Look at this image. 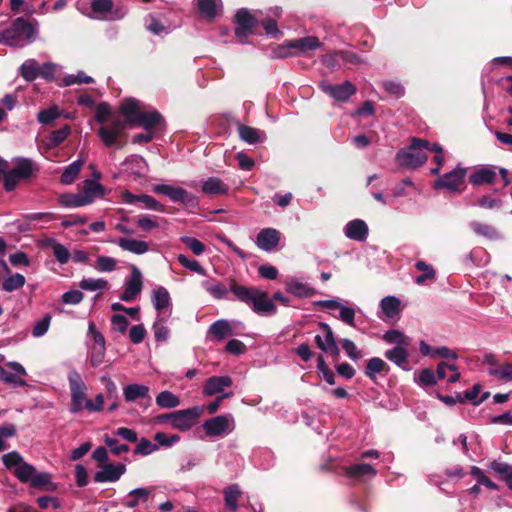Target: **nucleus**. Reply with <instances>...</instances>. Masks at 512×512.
Returning <instances> with one entry per match:
<instances>
[{"mask_svg": "<svg viewBox=\"0 0 512 512\" xmlns=\"http://www.w3.org/2000/svg\"><path fill=\"white\" fill-rule=\"evenodd\" d=\"M39 64L35 59H28L20 66V74L26 81H33L38 77Z\"/></svg>", "mask_w": 512, "mask_h": 512, "instance_id": "de8ad7c7", "label": "nucleus"}, {"mask_svg": "<svg viewBox=\"0 0 512 512\" xmlns=\"http://www.w3.org/2000/svg\"><path fill=\"white\" fill-rule=\"evenodd\" d=\"M415 268L422 272L420 275L415 277L414 281L417 285H424L427 281H433L436 278V271L433 266L424 261H417L415 263Z\"/></svg>", "mask_w": 512, "mask_h": 512, "instance_id": "c9c22d12", "label": "nucleus"}, {"mask_svg": "<svg viewBox=\"0 0 512 512\" xmlns=\"http://www.w3.org/2000/svg\"><path fill=\"white\" fill-rule=\"evenodd\" d=\"M344 232L349 239L363 241L368 235V226L363 220L355 219L346 224Z\"/></svg>", "mask_w": 512, "mask_h": 512, "instance_id": "b1692460", "label": "nucleus"}, {"mask_svg": "<svg viewBox=\"0 0 512 512\" xmlns=\"http://www.w3.org/2000/svg\"><path fill=\"white\" fill-rule=\"evenodd\" d=\"M106 346H91L90 347V364L93 367H98L103 363L105 357Z\"/></svg>", "mask_w": 512, "mask_h": 512, "instance_id": "338daca9", "label": "nucleus"}, {"mask_svg": "<svg viewBox=\"0 0 512 512\" xmlns=\"http://www.w3.org/2000/svg\"><path fill=\"white\" fill-rule=\"evenodd\" d=\"M429 149L430 143L428 141L413 138L408 149L400 150L396 154V160L403 167L417 168L427 161Z\"/></svg>", "mask_w": 512, "mask_h": 512, "instance_id": "20e7f679", "label": "nucleus"}, {"mask_svg": "<svg viewBox=\"0 0 512 512\" xmlns=\"http://www.w3.org/2000/svg\"><path fill=\"white\" fill-rule=\"evenodd\" d=\"M437 376L440 379L447 378L449 383H455L460 379V373L456 365L441 362L437 367Z\"/></svg>", "mask_w": 512, "mask_h": 512, "instance_id": "58836bf2", "label": "nucleus"}, {"mask_svg": "<svg viewBox=\"0 0 512 512\" xmlns=\"http://www.w3.org/2000/svg\"><path fill=\"white\" fill-rule=\"evenodd\" d=\"M152 304L158 315H167L172 313V302L168 290L163 286H158L152 291Z\"/></svg>", "mask_w": 512, "mask_h": 512, "instance_id": "6ab92c4d", "label": "nucleus"}, {"mask_svg": "<svg viewBox=\"0 0 512 512\" xmlns=\"http://www.w3.org/2000/svg\"><path fill=\"white\" fill-rule=\"evenodd\" d=\"M235 21V35L239 42L245 43L247 36L252 33L256 20L247 9H240L235 15Z\"/></svg>", "mask_w": 512, "mask_h": 512, "instance_id": "2eb2a0df", "label": "nucleus"}, {"mask_svg": "<svg viewBox=\"0 0 512 512\" xmlns=\"http://www.w3.org/2000/svg\"><path fill=\"white\" fill-rule=\"evenodd\" d=\"M177 260L184 268L199 275H206L205 268L197 260L190 259L183 254L178 255Z\"/></svg>", "mask_w": 512, "mask_h": 512, "instance_id": "13d9d810", "label": "nucleus"}, {"mask_svg": "<svg viewBox=\"0 0 512 512\" xmlns=\"http://www.w3.org/2000/svg\"><path fill=\"white\" fill-rule=\"evenodd\" d=\"M79 287L86 291L105 290L108 287V282L102 278H84L79 282Z\"/></svg>", "mask_w": 512, "mask_h": 512, "instance_id": "5fc2aeb1", "label": "nucleus"}, {"mask_svg": "<svg viewBox=\"0 0 512 512\" xmlns=\"http://www.w3.org/2000/svg\"><path fill=\"white\" fill-rule=\"evenodd\" d=\"M26 369L16 361H9L4 366H0V380L14 387L26 386Z\"/></svg>", "mask_w": 512, "mask_h": 512, "instance_id": "0eeeda50", "label": "nucleus"}, {"mask_svg": "<svg viewBox=\"0 0 512 512\" xmlns=\"http://www.w3.org/2000/svg\"><path fill=\"white\" fill-rule=\"evenodd\" d=\"M62 115V111L53 105L47 109H42L37 114V120L43 125H50Z\"/></svg>", "mask_w": 512, "mask_h": 512, "instance_id": "49530a36", "label": "nucleus"}, {"mask_svg": "<svg viewBox=\"0 0 512 512\" xmlns=\"http://www.w3.org/2000/svg\"><path fill=\"white\" fill-rule=\"evenodd\" d=\"M151 490L148 488H135L131 490L122 501V504L128 508H136L148 501Z\"/></svg>", "mask_w": 512, "mask_h": 512, "instance_id": "393cba45", "label": "nucleus"}, {"mask_svg": "<svg viewBox=\"0 0 512 512\" xmlns=\"http://www.w3.org/2000/svg\"><path fill=\"white\" fill-rule=\"evenodd\" d=\"M387 364L379 357H373L367 362L365 375L370 379H374L377 373L382 372Z\"/></svg>", "mask_w": 512, "mask_h": 512, "instance_id": "bf43d9fd", "label": "nucleus"}, {"mask_svg": "<svg viewBox=\"0 0 512 512\" xmlns=\"http://www.w3.org/2000/svg\"><path fill=\"white\" fill-rule=\"evenodd\" d=\"M321 42L317 37L307 36L300 39L292 40L287 43L285 47H281L280 50L285 49H294L296 50L294 53L291 52H281L279 56L287 57L290 55H303L307 56L311 51H314L321 47Z\"/></svg>", "mask_w": 512, "mask_h": 512, "instance_id": "9b49d317", "label": "nucleus"}, {"mask_svg": "<svg viewBox=\"0 0 512 512\" xmlns=\"http://www.w3.org/2000/svg\"><path fill=\"white\" fill-rule=\"evenodd\" d=\"M38 34L37 26L22 17L16 18L11 26L0 32V43L21 48L32 43Z\"/></svg>", "mask_w": 512, "mask_h": 512, "instance_id": "7ed1b4c3", "label": "nucleus"}, {"mask_svg": "<svg viewBox=\"0 0 512 512\" xmlns=\"http://www.w3.org/2000/svg\"><path fill=\"white\" fill-rule=\"evenodd\" d=\"M117 266L116 259L109 256H99L96 259V269L100 272H111Z\"/></svg>", "mask_w": 512, "mask_h": 512, "instance_id": "0e129e2a", "label": "nucleus"}, {"mask_svg": "<svg viewBox=\"0 0 512 512\" xmlns=\"http://www.w3.org/2000/svg\"><path fill=\"white\" fill-rule=\"evenodd\" d=\"M228 189V185L218 177H210L202 184V191L208 195L226 194Z\"/></svg>", "mask_w": 512, "mask_h": 512, "instance_id": "72a5a7b5", "label": "nucleus"}, {"mask_svg": "<svg viewBox=\"0 0 512 512\" xmlns=\"http://www.w3.org/2000/svg\"><path fill=\"white\" fill-rule=\"evenodd\" d=\"M170 317V313L167 315H158L156 321L153 324V333L157 341H167L170 335V330L165 325Z\"/></svg>", "mask_w": 512, "mask_h": 512, "instance_id": "4c0bfd02", "label": "nucleus"}, {"mask_svg": "<svg viewBox=\"0 0 512 512\" xmlns=\"http://www.w3.org/2000/svg\"><path fill=\"white\" fill-rule=\"evenodd\" d=\"M470 227L478 236L485 237L489 240H496L499 238L498 231L490 225L473 221L470 223Z\"/></svg>", "mask_w": 512, "mask_h": 512, "instance_id": "c03bdc74", "label": "nucleus"}, {"mask_svg": "<svg viewBox=\"0 0 512 512\" xmlns=\"http://www.w3.org/2000/svg\"><path fill=\"white\" fill-rule=\"evenodd\" d=\"M497 177L495 169L491 166H484L476 169L469 177L473 185L492 184Z\"/></svg>", "mask_w": 512, "mask_h": 512, "instance_id": "a878e982", "label": "nucleus"}, {"mask_svg": "<svg viewBox=\"0 0 512 512\" xmlns=\"http://www.w3.org/2000/svg\"><path fill=\"white\" fill-rule=\"evenodd\" d=\"M235 428L234 418L231 414H224L208 419L203 424L206 435L215 437L229 434Z\"/></svg>", "mask_w": 512, "mask_h": 512, "instance_id": "6e6552de", "label": "nucleus"}, {"mask_svg": "<svg viewBox=\"0 0 512 512\" xmlns=\"http://www.w3.org/2000/svg\"><path fill=\"white\" fill-rule=\"evenodd\" d=\"M123 165L125 170L134 175L136 178L144 177L148 171L146 160L139 155H131L125 159Z\"/></svg>", "mask_w": 512, "mask_h": 512, "instance_id": "4be33fe9", "label": "nucleus"}, {"mask_svg": "<svg viewBox=\"0 0 512 512\" xmlns=\"http://www.w3.org/2000/svg\"><path fill=\"white\" fill-rule=\"evenodd\" d=\"M319 326L325 333V339L323 340L320 335H316L315 342L317 347L323 352L329 353L334 357L339 356L340 350L331 327L324 322L319 323Z\"/></svg>", "mask_w": 512, "mask_h": 512, "instance_id": "dca6fc26", "label": "nucleus"}, {"mask_svg": "<svg viewBox=\"0 0 512 512\" xmlns=\"http://www.w3.org/2000/svg\"><path fill=\"white\" fill-rule=\"evenodd\" d=\"M153 192L167 196L173 202H181L187 206H196L197 198L185 189L168 184H157L152 188Z\"/></svg>", "mask_w": 512, "mask_h": 512, "instance_id": "9d476101", "label": "nucleus"}, {"mask_svg": "<svg viewBox=\"0 0 512 512\" xmlns=\"http://www.w3.org/2000/svg\"><path fill=\"white\" fill-rule=\"evenodd\" d=\"M229 290L239 301L250 306L258 315L268 316L277 312L273 299H270L268 293L258 287H248L232 281Z\"/></svg>", "mask_w": 512, "mask_h": 512, "instance_id": "f257e3e1", "label": "nucleus"}, {"mask_svg": "<svg viewBox=\"0 0 512 512\" xmlns=\"http://www.w3.org/2000/svg\"><path fill=\"white\" fill-rule=\"evenodd\" d=\"M136 225L142 231H150L159 227V223L156 221V219L149 215L139 216L136 221Z\"/></svg>", "mask_w": 512, "mask_h": 512, "instance_id": "774afa93", "label": "nucleus"}, {"mask_svg": "<svg viewBox=\"0 0 512 512\" xmlns=\"http://www.w3.org/2000/svg\"><path fill=\"white\" fill-rule=\"evenodd\" d=\"M87 205L94 202L96 198H101L105 195V188L97 180L86 179L83 182L82 191L80 192Z\"/></svg>", "mask_w": 512, "mask_h": 512, "instance_id": "5701e85b", "label": "nucleus"}, {"mask_svg": "<svg viewBox=\"0 0 512 512\" xmlns=\"http://www.w3.org/2000/svg\"><path fill=\"white\" fill-rule=\"evenodd\" d=\"M150 389L142 384H129L123 389V396L125 401L134 402L138 399L149 398Z\"/></svg>", "mask_w": 512, "mask_h": 512, "instance_id": "c756f323", "label": "nucleus"}, {"mask_svg": "<svg viewBox=\"0 0 512 512\" xmlns=\"http://www.w3.org/2000/svg\"><path fill=\"white\" fill-rule=\"evenodd\" d=\"M117 245L124 251L131 252L136 255L145 254L149 250L148 243L143 240H137L134 238H119Z\"/></svg>", "mask_w": 512, "mask_h": 512, "instance_id": "bb28decb", "label": "nucleus"}, {"mask_svg": "<svg viewBox=\"0 0 512 512\" xmlns=\"http://www.w3.org/2000/svg\"><path fill=\"white\" fill-rule=\"evenodd\" d=\"M120 198L126 204H135L136 202H140L146 209L165 212V206L154 197L147 194L135 195L128 190H125L121 192Z\"/></svg>", "mask_w": 512, "mask_h": 512, "instance_id": "f3484780", "label": "nucleus"}, {"mask_svg": "<svg viewBox=\"0 0 512 512\" xmlns=\"http://www.w3.org/2000/svg\"><path fill=\"white\" fill-rule=\"evenodd\" d=\"M241 492L239 490L238 485H230L224 490V499L226 506L232 510L236 511L238 508V498Z\"/></svg>", "mask_w": 512, "mask_h": 512, "instance_id": "603ef678", "label": "nucleus"}, {"mask_svg": "<svg viewBox=\"0 0 512 512\" xmlns=\"http://www.w3.org/2000/svg\"><path fill=\"white\" fill-rule=\"evenodd\" d=\"M200 408L192 407L173 412L172 428L185 432L190 430L200 417Z\"/></svg>", "mask_w": 512, "mask_h": 512, "instance_id": "f8f14e48", "label": "nucleus"}, {"mask_svg": "<svg viewBox=\"0 0 512 512\" xmlns=\"http://www.w3.org/2000/svg\"><path fill=\"white\" fill-rule=\"evenodd\" d=\"M408 346H395L387 350L384 354L385 358L398 367L406 369L408 366Z\"/></svg>", "mask_w": 512, "mask_h": 512, "instance_id": "cd10ccee", "label": "nucleus"}, {"mask_svg": "<svg viewBox=\"0 0 512 512\" xmlns=\"http://www.w3.org/2000/svg\"><path fill=\"white\" fill-rule=\"evenodd\" d=\"M197 5L204 17L213 19L216 17L222 3L221 0H197Z\"/></svg>", "mask_w": 512, "mask_h": 512, "instance_id": "ea45409f", "label": "nucleus"}, {"mask_svg": "<svg viewBox=\"0 0 512 512\" xmlns=\"http://www.w3.org/2000/svg\"><path fill=\"white\" fill-rule=\"evenodd\" d=\"M155 401L159 407L165 408V409L176 408L180 405L179 397L168 390L160 392L156 396Z\"/></svg>", "mask_w": 512, "mask_h": 512, "instance_id": "a19ab883", "label": "nucleus"}, {"mask_svg": "<svg viewBox=\"0 0 512 512\" xmlns=\"http://www.w3.org/2000/svg\"><path fill=\"white\" fill-rule=\"evenodd\" d=\"M157 449H158L157 444L152 443L147 438H141L134 449V453L140 454L143 456H147V455H150L151 453H153L154 451H156Z\"/></svg>", "mask_w": 512, "mask_h": 512, "instance_id": "e2e57ef3", "label": "nucleus"}, {"mask_svg": "<svg viewBox=\"0 0 512 512\" xmlns=\"http://www.w3.org/2000/svg\"><path fill=\"white\" fill-rule=\"evenodd\" d=\"M25 284V277L22 274L16 273L7 277L2 283V289L6 292H13Z\"/></svg>", "mask_w": 512, "mask_h": 512, "instance_id": "4d7b16f0", "label": "nucleus"}, {"mask_svg": "<svg viewBox=\"0 0 512 512\" xmlns=\"http://www.w3.org/2000/svg\"><path fill=\"white\" fill-rule=\"evenodd\" d=\"M70 132L71 129L68 125H65L61 129L52 131L47 140L48 148H55L59 146L61 143L65 141Z\"/></svg>", "mask_w": 512, "mask_h": 512, "instance_id": "09e8293b", "label": "nucleus"}, {"mask_svg": "<svg viewBox=\"0 0 512 512\" xmlns=\"http://www.w3.org/2000/svg\"><path fill=\"white\" fill-rule=\"evenodd\" d=\"M466 169L458 165L452 171L444 174L435 181V188L447 189L453 193H461L463 191L466 178Z\"/></svg>", "mask_w": 512, "mask_h": 512, "instance_id": "423d86ee", "label": "nucleus"}, {"mask_svg": "<svg viewBox=\"0 0 512 512\" xmlns=\"http://www.w3.org/2000/svg\"><path fill=\"white\" fill-rule=\"evenodd\" d=\"M281 240V233L274 228H264L257 234L256 246L266 252L276 249Z\"/></svg>", "mask_w": 512, "mask_h": 512, "instance_id": "a211bd4d", "label": "nucleus"}, {"mask_svg": "<svg viewBox=\"0 0 512 512\" xmlns=\"http://www.w3.org/2000/svg\"><path fill=\"white\" fill-rule=\"evenodd\" d=\"M320 88L324 93L340 102L348 101V99L357 91L356 86L350 81H344L343 83L336 85L328 82H321Z\"/></svg>", "mask_w": 512, "mask_h": 512, "instance_id": "ddd939ff", "label": "nucleus"}, {"mask_svg": "<svg viewBox=\"0 0 512 512\" xmlns=\"http://www.w3.org/2000/svg\"><path fill=\"white\" fill-rule=\"evenodd\" d=\"M345 474L352 478H359L365 475L375 476L376 470L370 464H355L344 469Z\"/></svg>", "mask_w": 512, "mask_h": 512, "instance_id": "79ce46f5", "label": "nucleus"}, {"mask_svg": "<svg viewBox=\"0 0 512 512\" xmlns=\"http://www.w3.org/2000/svg\"><path fill=\"white\" fill-rule=\"evenodd\" d=\"M67 378L71 394L70 412L75 414L84 409L87 410L90 399L87 398V387L81 375L72 369L69 371Z\"/></svg>", "mask_w": 512, "mask_h": 512, "instance_id": "39448f33", "label": "nucleus"}, {"mask_svg": "<svg viewBox=\"0 0 512 512\" xmlns=\"http://www.w3.org/2000/svg\"><path fill=\"white\" fill-rule=\"evenodd\" d=\"M201 285L214 299H226L228 296L227 287L215 279L205 280Z\"/></svg>", "mask_w": 512, "mask_h": 512, "instance_id": "473e14b6", "label": "nucleus"}, {"mask_svg": "<svg viewBox=\"0 0 512 512\" xmlns=\"http://www.w3.org/2000/svg\"><path fill=\"white\" fill-rule=\"evenodd\" d=\"M180 241L197 256L202 255L206 250L205 244L194 237L182 236L180 237Z\"/></svg>", "mask_w": 512, "mask_h": 512, "instance_id": "680f3d73", "label": "nucleus"}, {"mask_svg": "<svg viewBox=\"0 0 512 512\" xmlns=\"http://www.w3.org/2000/svg\"><path fill=\"white\" fill-rule=\"evenodd\" d=\"M130 270L131 273L124 282V291L120 295V299L124 302L134 301L143 289V276L139 268L131 265Z\"/></svg>", "mask_w": 512, "mask_h": 512, "instance_id": "1a4fd4ad", "label": "nucleus"}, {"mask_svg": "<svg viewBox=\"0 0 512 512\" xmlns=\"http://www.w3.org/2000/svg\"><path fill=\"white\" fill-rule=\"evenodd\" d=\"M58 202L63 207L67 208H77L87 205V201L84 200L81 193L72 194V193H64L58 197Z\"/></svg>", "mask_w": 512, "mask_h": 512, "instance_id": "37998d69", "label": "nucleus"}, {"mask_svg": "<svg viewBox=\"0 0 512 512\" xmlns=\"http://www.w3.org/2000/svg\"><path fill=\"white\" fill-rule=\"evenodd\" d=\"M208 333L213 335L216 340L221 341L232 334V325L228 320L220 319L211 324Z\"/></svg>", "mask_w": 512, "mask_h": 512, "instance_id": "f704fd0d", "label": "nucleus"}, {"mask_svg": "<svg viewBox=\"0 0 512 512\" xmlns=\"http://www.w3.org/2000/svg\"><path fill=\"white\" fill-rule=\"evenodd\" d=\"M285 285L286 290L295 296L304 297L311 294V289L297 279H289L286 281Z\"/></svg>", "mask_w": 512, "mask_h": 512, "instance_id": "8fccbe9b", "label": "nucleus"}, {"mask_svg": "<svg viewBox=\"0 0 512 512\" xmlns=\"http://www.w3.org/2000/svg\"><path fill=\"white\" fill-rule=\"evenodd\" d=\"M83 165H84L83 159H77L74 162H72L70 165H68L64 169V171L60 177L61 183L64 185L72 184L75 181V179L77 178V176L79 175Z\"/></svg>", "mask_w": 512, "mask_h": 512, "instance_id": "e433bc0d", "label": "nucleus"}, {"mask_svg": "<svg viewBox=\"0 0 512 512\" xmlns=\"http://www.w3.org/2000/svg\"><path fill=\"white\" fill-rule=\"evenodd\" d=\"M120 111L127 117V123L141 126L145 130H152L161 124L163 118L156 110H145L144 105L133 98L125 99L120 106Z\"/></svg>", "mask_w": 512, "mask_h": 512, "instance_id": "f03ea898", "label": "nucleus"}, {"mask_svg": "<svg viewBox=\"0 0 512 512\" xmlns=\"http://www.w3.org/2000/svg\"><path fill=\"white\" fill-rule=\"evenodd\" d=\"M93 82V78L86 75L83 71H79L76 74H69L63 78L65 86H71L74 84H89Z\"/></svg>", "mask_w": 512, "mask_h": 512, "instance_id": "052dcab7", "label": "nucleus"}, {"mask_svg": "<svg viewBox=\"0 0 512 512\" xmlns=\"http://www.w3.org/2000/svg\"><path fill=\"white\" fill-rule=\"evenodd\" d=\"M35 473V467L25 461L19 467L14 469V475L21 483L30 484Z\"/></svg>", "mask_w": 512, "mask_h": 512, "instance_id": "a18cd8bd", "label": "nucleus"}, {"mask_svg": "<svg viewBox=\"0 0 512 512\" xmlns=\"http://www.w3.org/2000/svg\"><path fill=\"white\" fill-rule=\"evenodd\" d=\"M383 340L396 346H409L410 339L399 330H389L383 335Z\"/></svg>", "mask_w": 512, "mask_h": 512, "instance_id": "3c124183", "label": "nucleus"}, {"mask_svg": "<svg viewBox=\"0 0 512 512\" xmlns=\"http://www.w3.org/2000/svg\"><path fill=\"white\" fill-rule=\"evenodd\" d=\"M238 132L241 140L248 144H256L264 141L266 138L263 131L242 124L238 126Z\"/></svg>", "mask_w": 512, "mask_h": 512, "instance_id": "2f4dec72", "label": "nucleus"}, {"mask_svg": "<svg viewBox=\"0 0 512 512\" xmlns=\"http://www.w3.org/2000/svg\"><path fill=\"white\" fill-rule=\"evenodd\" d=\"M232 385V379L229 376H213L207 379L203 393L206 396H212L218 393H222L225 388Z\"/></svg>", "mask_w": 512, "mask_h": 512, "instance_id": "412c9836", "label": "nucleus"}, {"mask_svg": "<svg viewBox=\"0 0 512 512\" xmlns=\"http://www.w3.org/2000/svg\"><path fill=\"white\" fill-rule=\"evenodd\" d=\"M30 486L32 488L46 492H54L57 490V484L52 481L51 474L47 472L38 473L36 471Z\"/></svg>", "mask_w": 512, "mask_h": 512, "instance_id": "c85d7f7f", "label": "nucleus"}, {"mask_svg": "<svg viewBox=\"0 0 512 512\" xmlns=\"http://www.w3.org/2000/svg\"><path fill=\"white\" fill-rule=\"evenodd\" d=\"M125 128V122L116 119L111 123L100 127L98 130V135L105 146L111 147L117 144L118 139L122 136Z\"/></svg>", "mask_w": 512, "mask_h": 512, "instance_id": "4468645a", "label": "nucleus"}, {"mask_svg": "<svg viewBox=\"0 0 512 512\" xmlns=\"http://www.w3.org/2000/svg\"><path fill=\"white\" fill-rule=\"evenodd\" d=\"M488 374L501 380L510 381L512 380V363L491 367L488 369Z\"/></svg>", "mask_w": 512, "mask_h": 512, "instance_id": "864d4df0", "label": "nucleus"}, {"mask_svg": "<svg viewBox=\"0 0 512 512\" xmlns=\"http://www.w3.org/2000/svg\"><path fill=\"white\" fill-rule=\"evenodd\" d=\"M380 308L386 318L393 319L401 312V302L395 296H386L381 300Z\"/></svg>", "mask_w": 512, "mask_h": 512, "instance_id": "7c9ffc66", "label": "nucleus"}, {"mask_svg": "<svg viewBox=\"0 0 512 512\" xmlns=\"http://www.w3.org/2000/svg\"><path fill=\"white\" fill-rule=\"evenodd\" d=\"M14 171L22 178H30L34 172V165L30 159L21 158L16 162Z\"/></svg>", "mask_w": 512, "mask_h": 512, "instance_id": "6e6d98bb", "label": "nucleus"}, {"mask_svg": "<svg viewBox=\"0 0 512 512\" xmlns=\"http://www.w3.org/2000/svg\"><path fill=\"white\" fill-rule=\"evenodd\" d=\"M2 461L6 468H8V469L14 468L15 469L16 467H19L24 462V459L18 452L13 451V452L4 454L2 456Z\"/></svg>", "mask_w": 512, "mask_h": 512, "instance_id": "69168bd1", "label": "nucleus"}, {"mask_svg": "<svg viewBox=\"0 0 512 512\" xmlns=\"http://www.w3.org/2000/svg\"><path fill=\"white\" fill-rule=\"evenodd\" d=\"M126 472L124 464H108L104 465L101 470L94 475V481L98 483L116 482Z\"/></svg>", "mask_w": 512, "mask_h": 512, "instance_id": "aec40b11", "label": "nucleus"}]
</instances>
